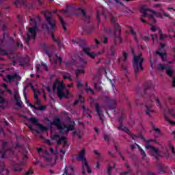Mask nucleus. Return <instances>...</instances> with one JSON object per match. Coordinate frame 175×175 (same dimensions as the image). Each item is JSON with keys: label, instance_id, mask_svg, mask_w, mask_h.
I'll use <instances>...</instances> for the list:
<instances>
[{"label": "nucleus", "instance_id": "f257e3e1", "mask_svg": "<svg viewBox=\"0 0 175 175\" xmlns=\"http://www.w3.org/2000/svg\"><path fill=\"white\" fill-rule=\"evenodd\" d=\"M53 92H57V96H59V99H62V98H68V96H72V94L66 89L62 81L59 79H57L53 84Z\"/></svg>", "mask_w": 175, "mask_h": 175}, {"label": "nucleus", "instance_id": "f03ea898", "mask_svg": "<svg viewBox=\"0 0 175 175\" xmlns=\"http://www.w3.org/2000/svg\"><path fill=\"white\" fill-rule=\"evenodd\" d=\"M51 125H55L62 135H68L70 131H73L75 129V125L62 123L61 120L58 118L54 119Z\"/></svg>", "mask_w": 175, "mask_h": 175}, {"label": "nucleus", "instance_id": "7ed1b4c3", "mask_svg": "<svg viewBox=\"0 0 175 175\" xmlns=\"http://www.w3.org/2000/svg\"><path fill=\"white\" fill-rule=\"evenodd\" d=\"M143 61H144V58L143 57V55L142 53H139L137 55H134L133 68L135 70V76H137V73L143 72Z\"/></svg>", "mask_w": 175, "mask_h": 175}, {"label": "nucleus", "instance_id": "20e7f679", "mask_svg": "<svg viewBox=\"0 0 175 175\" xmlns=\"http://www.w3.org/2000/svg\"><path fill=\"white\" fill-rule=\"evenodd\" d=\"M44 14L48 23V25H46V29L48 32H49V33H53L54 31L57 29V21H55V19L51 18V12L49 11H45L44 12Z\"/></svg>", "mask_w": 175, "mask_h": 175}, {"label": "nucleus", "instance_id": "39448f33", "mask_svg": "<svg viewBox=\"0 0 175 175\" xmlns=\"http://www.w3.org/2000/svg\"><path fill=\"white\" fill-rule=\"evenodd\" d=\"M77 159L79 161H81L82 162V174H85V169L89 174H91L92 171L90 165H88V162L87 161V159L85 158V149H82L78 156Z\"/></svg>", "mask_w": 175, "mask_h": 175}, {"label": "nucleus", "instance_id": "423d86ee", "mask_svg": "<svg viewBox=\"0 0 175 175\" xmlns=\"http://www.w3.org/2000/svg\"><path fill=\"white\" fill-rule=\"evenodd\" d=\"M79 44L81 47H82L83 51L85 53V54H87L88 57L92 58L93 59L97 55H100V54H103L105 53V49H103L101 51H98L97 53L95 52H91V48L85 46L87 44V41H85V40H80Z\"/></svg>", "mask_w": 175, "mask_h": 175}, {"label": "nucleus", "instance_id": "0eeeda50", "mask_svg": "<svg viewBox=\"0 0 175 175\" xmlns=\"http://www.w3.org/2000/svg\"><path fill=\"white\" fill-rule=\"evenodd\" d=\"M141 13L142 14V17H148L153 23H155V17H162V14L160 13L152 11L146 7L141 8Z\"/></svg>", "mask_w": 175, "mask_h": 175}, {"label": "nucleus", "instance_id": "6e6552de", "mask_svg": "<svg viewBox=\"0 0 175 175\" xmlns=\"http://www.w3.org/2000/svg\"><path fill=\"white\" fill-rule=\"evenodd\" d=\"M29 23L32 27L29 28V33H27V38H26L27 44H29L30 39H35V38H36V29H38V23H36V20L31 18Z\"/></svg>", "mask_w": 175, "mask_h": 175}, {"label": "nucleus", "instance_id": "1a4fd4ad", "mask_svg": "<svg viewBox=\"0 0 175 175\" xmlns=\"http://www.w3.org/2000/svg\"><path fill=\"white\" fill-rule=\"evenodd\" d=\"M170 68V66H169L167 64H159L157 66V69L158 70H166L167 76L173 79L172 87H175V72Z\"/></svg>", "mask_w": 175, "mask_h": 175}, {"label": "nucleus", "instance_id": "9d476101", "mask_svg": "<svg viewBox=\"0 0 175 175\" xmlns=\"http://www.w3.org/2000/svg\"><path fill=\"white\" fill-rule=\"evenodd\" d=\"M53 139L56 140L57 144H63V149L61 150V152L63 153V155L66 152V148H68V142L66 138L59 135V134H55L53 136Z\"/></svg>", "mask_w": 175, "mask_h": 175}, {"label": "nucleus", "instance_id": "9b49d317", "mask_svg": "<svg viewBox=\"0 0 175 175\" xmlns=\"http://www.w3.org/2000/svg\"><path fill=\"white\" fill-rule=\"evenodd\" d=\"M146 142L147 143L145 146L146 150H150L152 152L153 157H155V158L161 157V152H159V150H158L157 148L150 144V142H155V139H148Z\"/></svg>", "mask_w": 175, "mask_h": 175}, {"label": "nucleus", "instance_id": "f8f14e48", "mask_svg": "<svg viewBox=\"0 0 175 175\" xmlns=\"http://www.w3.org/2000/svg\"><path fill=\"white\" fill-rule=\"evenodd\" d=\"M45 54L48 55L51 62H53V63L56 64V65H61V64H62V57H58V55H55L54 57H53V55H51V53H50L49 51H46L45 52Z\"/></svg>", "mask_w": 175, "mask_h": 175}, {"label": "nucleus", "instance_id": "ddd939ff", "mask_svg": "<svg viewBox=\"0 0 175 175\" xmlns=\"http://www.w3.org/2000/svg\"><path fill=\"white\" fill-rule=\"evenodd\" d=\"M9 144L8 142L3 143V149L0 151V154H1V158H5L6 157V154H13V150L8 148Z\"/></svg>", "mask_w": 175, "mask_h": 175}, {"label": "nucleus", "instance_id": "4468645a", "mask_svg": "<svg viewBox=\"0 0 175 175\" xmlns=\"http://www.w3.org/2000/svg\"><path fill=\"white\" fill-rule=\"evenodd\" d=\"M115 33H117V37L115 39V44H118V43H121V38H120L121 35V28L118 24L115 25Z\"/></svg>", "mask_w": 175, "mask_h": 175}, {"label": "nucleus", "instance_id": "2eb2a0df", "mask_svg": "<svg viewBox=\"0 0 175 175\" xmlns=\"http://www.w3.org/2000/svg\"><path fill=\"white\" fill-rule=\"evenodd\" d=\"M6 79L8 83H12V81H16V80H21V77H19V75H17V73H14L12 75H7Z\"/></svg>", "mask_w": 175, "mask_h": 175}, {"label": "nucleus", "instance_id": "dca6fc26", "mask_svg": "<svg viewBox=\"0 0 175 175\" xmlns=\"http://www.w3.org/2000/svg\"><path fill=\"white\" fill-rule=\"evenodd\" d=\"M38 153L40 154V156L42 157V158H44V159H45L46 162L51 161V158L49 156V152H43L42 148L38 149Z\"/></svg>", "mask_w": 175, "mask_h": 175}, {"label": "nucleus", "instance_id": "f3484780", "mask_svg": "<svg viewBox=\"0 0 175 175\" xmlns=\"http://www.w3.org/2000/svg\"><path fill=\"white\" fill-rule=\"evenodd\" d=\"M14 98L16 100V105L18 107H22L23 106V101H21V98H20V96L18 95V92L16 91L14 94Z\"/></svg>", "mask_w": 175, "mask_h": 175}, {"label": "nucleus", "instance_id": "a211bd4d", "mask_svg": "<svg viewBox=\"0 0 175 175\" xmlns=\"http://www.w3.org/2000/svg\"><path fill=\"white\" fill-rule=\"evenodd\" d=\"M119 122L120 124V126L118 127V129H119V131H123V132H126V133H128L129 135H131V131H129V129H128V128L124 126V125H122V117H121L119 119Z\"/></svg>", "mask_w": 175, "mask_h": 175}, {"label": "nucleus", "instance_id": "6ab92c4d", "mask_svg": "<svg viewBox=\"0 0 175 175\" xmlns=\"http://www.w3.org/2000/svg\"><path fill=\"white\" fill-rule=\"evenodd\" d=\"M150 99L152 102H154V100L156 102L157 106H158L159 107H162V106L161 105V101L159 100V98L157 96H156L155 94H151L150 96Z\"/></svg>", "mask_w": 175, "mask_h": 175}, {"label": "nucleus", "instance_id": "aec40b11", "mask_svg": "<svg viewBox=\"0 0 175 175\" xmlns=\"http://www.w3.org/2000/svg\"><path fill=\"white\" fill-rule=\"evenodd\" d=\"M0 174L1 175L9 174V170L5 169V164L3 163H0Z\"/></svg>", "mask_w": 175, "mask_h": 175}, {"label": "nucleus", "instance_id": "412c9836", "mask_svg": "<svg viewBox=\"0 0 175 175\" xmlns=\"http://www.w3.org/2000/svg\"><path fill=\"white\" fill-rule=\"evenodd\" d=\"M36 68L39 72H43V70H48L47 66L46 64H37Z\"/></svg>", "mask_w": 175, "mask_h": 175}, {"label": "nucleus", "instance_id": "4be33fe9", "mask_svg": "<svg viewBox=\"0 0 175 175\" xmlns=\"http://www.w3.org/2000/svg\"><path fill=\"white\" fill-rule=\"evenodd\" d=\"M95 108H96V111H97L99 116L100 119L102 120V118H103V112L100 111V107L99 106V104H96Z\"/></svg>", "mask_w": 175, "mask_h": 175}, {"label": "nucleus", "instance_id": "5701e85b", "mask_svg": "<svg viewBox=\"0 0 175 175\" xmlns=\"http://www.w3.org/2000/svg\"><path fill=\"white\" fill-rule=\"evenodd\" d=\"M146 113L148 116L151 117V115L155 113V111L151 109V106L146 105Z\"/></svg>", "mask_w": 175, "mask_h": 175}, {"label": "nucleus", "instance_id": "b1692460", "mask_svg": "<svg viewBox=\"0 0 175 175\" xmlns=\"http://www.w3.org/2000/svg\"><path fill=\"white\" fill-rule=\"evenodd\" d=\"M5 41H7L8 43H12V42H13V38L8 34L7 35L3 34V40L2 42H5Z\"/></svg>", "mask_w": 175, "mask_h": 175}, {"label": "nucleus", "instance_id": "393cba45", "mask_svg": "<svg viewBox=\"0 0 175 175\" xmlns=\"http://www.w3.org/2000/svg\"><path fill=\"white\" fill-rule=\"evenodd\" d=\"M80 75H84V69H83V68L77 69L75 71V76H76L77 80V79H79V76H80Z\"/></svg>", "mask_w": 175, "mask_h": 175}, {"label": "nucleus", "instance_id": "a878e982", "mask_svg": "<svg viewBox=\"0 0 175 175\" xmlns=\"http://www.w3.org/2000/svg\"><path fill=\"white\" fill-rule=\"evenodd\" d=\"M51 38H52V40H54V42H57V44L59 47L63 46L64 44L62 43V42L59 41V40L58 38H55L54 34H51Z\"/></svg>", "mask_w": 175, "mask_h": 175}, {"label": "nucleus", "instance_id": "bb28decb", "mask_svg": "<svg viewBox=\"0 0 175 175\" xmlns=\"http://www.w3.org/2000/svg\"><path fill=\"white\" fill-rule=\"evenodd\" d=\"M96 18L98 21V23H100V18H103V20H106V15H105L104 14H100L98 12Z\"/></svg>", "mask_w": 175, "mask_h": 175}, {"label": "nucleus", "instance_id": "cd10ccee", "mask_svg": "<svg viewBox=\"0 0 175 175\" xmlns=\"http://www.w3.org/2000/svg\"><path fill=\"white\" fill-rule=\"evenodd\" d=\"M107 55L110 57H114L116 55V51L114 50V46H112L107 53Z\"/></svg>", "mask_w": 175, "mask_h": 175}, {"label": "nucleus", "instance_id": "c85d7f7f", "mask_svg": "<svg viewBox=\"0 0 175 175\" xmlns=\"http://www.w3.org/2000/svg\"><path fill=\"white\" fill-rule=\"evenodd\" d=\"M82 109L84 111V113L87 114V117H91V110H90V109L85 108L84 106L82 107Z\"/></svg>", "mask_w": 175, "mask_h": 175}, {"label": "nucleus", "instance_id": "c756f323", "mask_svg": "<svg viewBox=\"0 0 175 175\" xmlns=\"http://www.w3.org/2000/svg\"><path fill=\"white\" fill-rule=\"evenodd\" d=\"M30 107H32L33 109H35L36 110H40V111H43L44 110V109H46L45 106H41L39 107H35V105H33L32 104H29Z\"/></svg>", "mask_w": 175, "mask_h": 175}, {"label": "nucleus", "instance_id": "7c9ffc66", "mask_svg": "<svg viewBox=\"0 0 175 175\" xmlns=\"http://www.w3.org/2000/svg\"><path fill=\"white\" fill-rule=\"evenodd\" d=\"M130 32H131V35H133V36L134 37L135 40H136L137 44H139V40L136 38V32H135V30L132 28L130 29Z\"/></svg>", "mask_w": 175, "mask_h": 175}, {"label": "nucleus", "instance_id": "2f4dec72", "mask_svg": "<svg viewBox=\"0 0 175 175\" xmlns=\"http://www.w3.org/2000/svg\"><path fill=\"white\" fill-rule=\"evenodd\" d=\"M59 20L60 21V23H61V24L62 25V27L64 29V31H66V24H65V21L62 18V16H59Z\"/></svg>", "mask_w": 175, "mask_h": 175}, {"label": "nucleus", "instance_id": "473e14b6", "mask_svg": "<svg viewBox=\"0 0 175 175\" xmlns=\"http://www.w3.org/2000/svg\"><path fill=\"white\" fill-rule=\"evenodd\" d=\"M31 88L34 92V98L35 99H38V95L40 94V92H39V90H35V88H33V86H31Z\"/></svg>", "mask_w": 175, "mask_h": 175}, {"label": "nucleus", "instance_id": "72a5a7b5", "mask_svg": "<svg viewBox=\"0 0 175 175\" xmlns=\"http://www.w3.org/2000/svg\"><path fill=\"white\" fill-rule=\"evenodd\" d=\"M159 35L161 40H163V39H165V38H167V35L163 34V33H162V31L161 30L159 31Z\"/></svg>", "mask_w": 175, "mask_h": 175}, {"label": "nucleus", "instance_id": "f704fd0d", "mask_svg": "<svg viewBox=\"0 0 175 175\" xmlns=\"http://www.w3.org/2000/svg\"><path fill=\"white\" fill-rule=\"evenodd\" d=\"M114 167H116V164H113V165H109L107 169L108 175H111V171L113 169H114Z\"/></svg>", "mask_w": 175, "mask_h": 175}, {"label": "nucleus", "instance_id": "c9c22d12", "mask_svg": "<svg viewBox=\"0 0 175 175\" xmlns=\"http://www.w3.org/2000/svg\"><path fill=\"white\" fill-rule=\"evenodd\" d=\"M50 151L51 154H54V155H58V148L57 147L55 148V150L53 148H50Z\"/></svg>", "mask_w": 175, "mask_h": 175}, {"label": "nucleus", "instance_id": "e433bc0d", "mask_svg": "<svg viewBox=\"0 0 175 175\" xmlns=\"http://www.w3.org/2000/svg\"><path fill=\"white\" fill-rule=\"evenodd\" d=\"M30 122H32V124H35L37 126V125H39V123L38 122V119L36 118H29Z\"/></svg>", "mask_w": 175, "mask_h": 175}, {"label": "nucleus", "instance_id": "4c0bfd02", "mask_svg": "<svg viewBox=\"0 0 175 175\" xmlns=\"http://www.w3.org/2000/svg\"><path fill=\"white\" fill-rule=\"evenodd\" d=\"M137 146L138 147V150L140 151L141 154L142 155V157L144 158H145V157H147V154H146V152H144L143 150V149L139 145H137Z\"/></svg>", "mask_w": 175, "mask_h": 175}, {"label": "nucleus", "instance_id": "58836bf2", "mask_svg": "<svg viewBox=\"0 0 175 175\" xmlns=\"http://www.w3.org/2000/svg\"><path fill=\"white\" fill-rule=\"evenodd\" d=\"M153 131H154L155 133H157V135H156V137H158V136H159V135H161V131L159 130V129L157 128V127H153Z\"/></svg>", "mask_w": 175, "mask_h": 175}, {"label": "nucleus", "instance_id": "ea45409f", "mask_svg": "<svg viewBox=\"0 0 175 175\" xmlns=\"http://www.w3.org/2000/svg\"><path fill=\"white\" fill-rule=\"evenodd\" d=\"M126 59H128V53L123 52V56H122L121 60L124 61L125 62V61H126Z\"/></svg>", "mask_w": 175, "mask_h": 175}, {"label": "nucleus", "instance_id": "a19ab883", "mask_svg": "<svg viewBox=\"0 0 175 175\" xmlns=\"http://www.w3.org/2000/svg\"><path fill=\"white\" fill-rule=\"evenodd\" d=\"M151 38H152V40H153V44H154L155 40H158V36H157V34H152Z\"/></svg>", "mask_w": 175, "mask_h": 175}, {"label": "nucleus", "instance_id": "79ce46f5", "mask_svg": "<svg viewBox=\"0 0 175 175\" xmlns=\"http://www.w3.org/2000/svg\"><path fill=\"white\" fill-rule=\"evenodd\" d=\"M23 95H24V98L25 99V103H27V105H31V103H29V101L28 100V98H27V93H25V91H24L23 92Z\"/></svg>", "mask_w": 175, "mask_h": 175}, {"label": "nucleus", "instance_id": "37998d69", "mask_svg": "<svg viewBox=\"0 0 175 175\" xmlns=\"http://www.w3.org/2000/svg\"><path fill=\"white\" fill-rule=\"evenodd\" d=\"M95 31V27H92L90 28H89L88 30H87V32L88 33H92V32H94Z\"/></svg>", "mask_w": 175, "mask_h": 175}, {"label": "nucleus", "instance_id": "c03bdc74", "mask_svg": "<svg viewBox=\"0 0 175 175\" xmlns=\"http://www.w3.org/2000/svg\"><path fill=\"white\" fill-rule=\"evenodd\" d=\"M0 54L1 55H8V54H9V52L5 51V50H0Z\"/></svg>", "mask_w": 175, "mask_h": 175}, {"label": "nucleus", "instance_id": "a18cd8bd", "mask_svg": "<svg viewBox=\"0 0 175 175\" xmlns=\"http://www.w3.org/2000/svg\"><path fill=\"white\" fill-rule=\"evenodd\" d=\"M13 170L14 172H21L23 169H21L20 167L14 166Z\"/></svg>", "mask_w": 175, "mask_h": 175}, {"label": "nucleus", "instance_id": "49530a36", "mask_svg": "<svg viewBox=\"0 0 175 175\" xmlns=\"http://www.w3.org/2000/svg\"><path fill=\"white\" fill-rule=\"evenodd\" d=\"M84 85V84H83L81 81H77V88H81V87H83Z\"/></svg>", "mask_w": 175, "mask_h": 175}, {"label": "nucleus", "instance_id": "de8ad7c7", "mask_svg": "<svg viewBox=\"0 0 175 175\" xmlns=\"http://www.w3.org/2000/svg\"><path fill=\"white\" fill-rule=\"evenodd\" d=\"M37 126L39 127L40 131H46V127H44L43 125H42V124H40L39 123H38V125H37Z\"/></svg>", "mask_w": 175, "mask_h": 175}, {"label": "nucleus", "instance_id": "09e8293b", "mask_svg": "<svg viewBox=\"0 0 175 175\" xmlns=\"http://www.w3.org/2000/svg\"><path fill=\"white\" fill-rule=\"evenodd\" d=\"M79 13H81V14H82L83 16H84V17H85V11L84 10L79 8Z\"/></svg>", "mask_w": 175, "mask_h": 175}, {"label": "nucleus", "instance_id": "8fccbe9b", "mask_svg": "<svg viewBox=\"0 0 175 175\" xmlns=\"http://www.w3.org/2000/svg\"><path fill=\"white\" fill-rule=\"evenodd\" d=\"M94 152L98 157V158H100V157H102V154L99 153L97 150H95Z\"/></svg>", "mask_w": 175, "mask_h": 175}, {"label": "nucleus", "instance_id": "3c124183", "mask_svg": "<svg viewBox=\"0 0 175 175\" xmlns=\"http://www.w3.org/2000/svg\"><path fill=\"white\" fill-rule=\"evenodd\" d=\"M80 64L81 66H84L87 64V61L85 59H81Z\"/></svg>", "mask_w": 175, "mask_h": 175}, {"label": "nucleus", "instance_id": "603ef678", "mask_svg": "<svg viewBox=\"0 0 175 175\" xmlns=\"http://www.w3.org/2000/svg\"><path fill=\"white\" fill-rule=\"evenodd\" d=\"M94 87L96 90H98V91H100V90H101L100 85H99V84L95 83Z\"/></svg>", "mask_w": 175, "mask_h": 175}, {"label": "nucleus", "instance_id": "864d4df0", "mask_svg": "<svg viewBox=\"0 0 175 175\" xmlns=\"http://www.w3.org/2000/svg\"><path fill=\"white\" fill-rule=\"evenodd\" d=\"M143 40H145V42H147L148 40H150V37H148V36H145L144 37H142Z\"/></svg>", "mask_w": 175, "mask_h": 175}, {"label": "nucleus", "instance_id": "5fc2aeb1", "mask_svg": "<svg viewBox=\"0 0 175 175\" xmlns=\"http://www.w3.org/2000/svg\"><path fill=\"white\" fill-rule=\"evenodd\" d=\"M63 79H64V80H66V79H69L70 81H72V78H70V77H69V75H64V76H63Z\"/></svg>", "mask_w": 175, "mask_h": 175}, {"label": "nucleus", "instance_id": "6e6d98bb", "mask_svg": "<svg viewBox=\"0 0 175 175\" xmlns=\"http://www.w3.org/2000/svg\"><path fill=\"white\" fill-rule=\"evenodd\" d=\"M0 103L1 105H3L5 103V98L0 96Z\"/></svg>", "mask_w": 175, "mask_h": 175}, {"label": "nucleus", "instance_id": "4d7b16f0", "mask_svg": "<svg viewBox=\"0 0 175 175\" xmlns=\"http://www.w3.org/2000/svg\"><path fill=\"white\" fill-rule=\"evenodd\" d=\"M33 173V171L32 170H28L25 175H31Z\"/></svg>", "mask_w": 175, "mask_h": 175}, {"label": "nucleus", "instance_id": "13d9d810", "mask_svg": "<svg viewBox=\"0 0 175 175\" xmlns=\"http://www.w3.org/2000/svg\"><path fill=\"white\" fill-rule=\"evenodd\" d=\"M78 101H79V102H81V103H83L84 102V98H83V97L81 96V95H79Z\"/></svg>", "mask_w": 175, "mask_h": 175}, {"label": "nucleus", "instance_id": "bf43d9fd", "mask_svg": "<svg viewBox=\"0 0 175 175\" xmlns=\"http://www.w3.org/2000/svg\"><path fill=\"white\" fill-rule=\"evenodd\" d=\"M86 91L88 93L90 92L92 95H94V90L91 88L86 89Z\"/></svg>", "mask_w": 175, "mask_h": 175}, {"label": "nucleus", "instance_id": "052dcab7", "mask_svg": "<svg viewBox=\"0 0 175 175\" xmlns=\"http://www.w3.org/2000/svg\"><path fill=\"white\" fill-rule=\"evenodd\" d=\"M158 166H159V169L161 170V172H163V169H165V167L163 166V165L159 164Z\"/></svg>", "mask_w": 175, "mask_h": 175}, {"label": "nucleus", "instance_id": "680f3d73", "mask_svg": "<svg viewBox=\"0 0 175 175\" xmlns=\"http://www.w3.org/2000/svg\"><path fill=\"white\" fill-rule=\"evenodd\" d=\"M150 88H151V82H150V84L146 85L145 86V90H148V89H150Z\"/></svg>", "mask_w": 175, "mask_h": 175}, {"label": "nucleus", "instance_id": "e2e57ef3", "mask_svg": "<svg viewBox=\"0 0 175 175\" xmlns=\"http://www.w3.org/2000/svg\"><path fill=\"white\" fill-rule=\"evenodd\" d=\"M62 12L67 16V17H69L70 14H68V10H62Z\"/></svg>", "mask_w": 175, "mask_h": 175}, {"label": "nucleus", "instance_id": "0e129e2a", "mask_svg": "<svg viewBox=\"0 0 175 175\" xmlns=\"http://www.w3.org/2000/svg\"><path fill=\"white\" fill-rule=\"evenodd\" d=\"M157 54H159L160 57H161V58H163V57H165V53H162L159 51H157Z\"/></svg>", "mask_w": 175, "mask_h": 175}, {"label": "nucleus", "instance_id": "69168bd1", "mask_svg": "<svg viewBox=\"0 0 175 175\" xmlns=\"http://www.w3.org/2000/svg\"><path fill=\"white\" fill-rule=\"evenodd\" d=\"M103 43L105 44H106L107 43H108V40H107V38H106V37H104L103 38Z\"/></svg>", "mask_w": 175, "mask_h": 175}, {"label": "nucleus", "instance_id": "338daca9", "mask_svg": "<svg viewBox=\"0 0 175 175\" xmlns=\"http://www.w3.org/2000/svg\"><path fill=\"white\" fill-rule=\"evenodd\" d=\"M35 104L38 105H40V100L38 98L36 99Z\"/></svg>", "mask_w": 175, "mask_h": 175}, {"label": "nucleus", "instance_id": "774afa93", "mask_svg": "<svg viewBox=\"0 0 175 175\" xmlns=\"http://www.w3.org/2000/svg\"><path fill=\"white\" fill-rule=\"evenodd\" d=\"M104 140H109V135H104Z\"/></svg>", "mask_w": 175, "mask_h": 175}]
</instances>
